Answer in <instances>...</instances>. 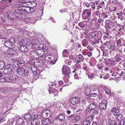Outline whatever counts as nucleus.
Returning a JSON list of instances; mask_svg holds the SVG:
<instances>
[{"mask_svg": "<svg viewBox=\"0 0 125 125\" xmlns=\"http://www.w3.org/2000/svg\"><path fill=\"white\" fill-rule=\"evenodd\" d=\"M16 73L18 74L21 75L23 76H27L29 74L28 71L22 67L17 68Z\"/></svg>", "mask_w": 125, "mask_h": 125, "instance_id": "nucleus-1", "label": "nucleus"}, {"mask_svg": "<svg viewBox=\"0 0 125 125\" xmlns=\"http://www.w3.org/2000/svg\"><path fill=\"white\" fill-rule=\"evenodd\" d=\"M96 107V105L94 103H92L87 106L86 109L87 112H89L90 115L93 114L94 111V110Z\"/></svg>", "mask_w": 125, "mask_h": 125, "instance_id": "nucleus-2", "label": "nucleus"}, {"mask_svg": "<svg viewBox=\"0 0 125 125\" xmlns=\"http://www.w3.org/2000/svg\"><path fill=\"white\" fill-rule=\"evenodd\" d=\"M80 99L78 97H73L70 100V102L73 104L75 105L79 103Z\"/></svg>", "mask_w": 125, "mask_h": 125, "instance_id": "nucleus-3", "label": "nucleus"}, {"mask_svg": "<svg viewBox=\"0 0 125 125\" xmlns=\"http://www.w3.org/2000/svg\"><path fill=\"white\" fill-rule=\"evenodd\" d=\"M84 94L86 96V98L87 99L88 98H89V96L91 94V92L90 88L89 87H86L84 91Z\"/></svg>", "mask_w": 125, "mask_h": 125, "instance_id": "nucleus-4", "label": "nucleus"}, {"mask_svg": "<svg viewBox=\"0 0 125 125\" xmlns=\"http://www.w3.org/2000/svg\"><path fill=\"white\" fill-rule=\"evenodd\" d=\"M6 16L9 19L13 20L14 19L15 15L13 13L11 12L10 11H8L6 12Z\"/></svg>", "mask_w": 125, "mask_h": 125, "instance_id": "nucleus-5", "label": "nucleus"}, {"mask_svg": "<svg viewBox=\"0 0 125 125\" xmlns=\"http://www.w3.org/2000/svg\"><path fill=\"white\" fill-rule=\"evenodd\" d=\"M91 89V92H94L96 91V90L98 91V92H99L100 89L98 86L95 85H90L89 86Z\"/></svg>", "mask_w": 125, "mask_h": 125, "instance_id": "nucleus-6", "label": "nucleus"}, {"mask_svg": "<svg viewBox=\"0 0 125 125\" xmlns=\"http://www.w3.org/2000/svg\"><path fill=\"white\" fill-rule=\"evenodd\" d=\"M107 104V102L105 100H103L102 102L100 103L99 107L100 109H103L106 108Z\"/></svg>", "mask_w": 125, "mask_h": 125, "instance_id": "nucleus-7", "label": "nucleus"}, {"mask_svg": "<svg viewBox=\"0 0 125 125\" xmlns=\"http://www.w3.org/2000/svg\"><path fill=\"white\" fill-rule=\"evenodd\" d=\"M53 122L52 120L48 118L44 119L42 122L43 125H49V124H52Z\"/></svg>", "mask_w": 125, "mask_h": 125, "instance_id": "nucleus-8", "label": "nucleus"}, {"mask_svg": "<svg viewBox=\"0 0 125 125\" xmlns=\"http://www.w3.org/2000/svg\"><path fill=\"white\" fill-rule=\"evenodd\" d=\"M6 74L5 77V82H10L13 79L12 77V76L11 75Z\"/></svg>", "mask_w": 125, "mask_h": 125, "instance_id": "nucleus-9", "label": "nucleus"}, {"mask_svg": "<svg viewBox=\"0 0 125 125\" xmlns=\"http://www.w3.org/2000/svg\"><path fill=\"white\" fill-rule=\"evenodd\" d=\"M13 69H9L5 68L4 71V73L5 74L12 75L13 73L12 72Z\"/></svg>", "mask_w": 125, "mask_h": 125, "instance_id": "nucleus-10", "label": "nucleus"}, {"mask_svg": "<svg viewBox=\"0 0 125 125\" xmlns=\"http://www.w3.org/2000/svg\"><path fill=\"white\" fill-rule=\"evenodd\" d=\"M40 123L39 119H34L32 120L31 122L32 125H39Z\"/></svg>", "mask_w": 125, "mask_h": 125, "instance_id": "nucleus-11", "label": "nucleus"}, {"mask_svg": "<svg viewBox=\"0 0 125 125\" xmlns=\"http://www.w3.org/2000/svg\"><path fill=\"white\" fill-rule=\"evenodd\" d=\"M112 112L115 116H117L119 112V110L118 108H113L111 109Z\"/></svg>", "mask_w": 125, "mask_h": 125, "instance_id": "nucleus-12", "label": "nucleus"}, {"mask_svg": "<svg viewBox=\"0 0 125 125\" xmlns=\"http://www.w3.org/2000/svg\"><path fill=\"white\" fill-rule=\"evenodd\" d=\"M19 49L22 52L24 53L27 51L28 50V48L25 46H21L19 47Z\"/></svg>", "mask_w": 125, "mask_h": 125, "instance_id": "nucleus-13", "label": "nucleus"}, {"mask_svg": "<svg viewBox=\"0 0 125 125\" xmlns=\"http://www.w3.org/2000/svg\"><path fill=\"white\" fill-rule=\"evenodd\" d=\"M116 73L118 77H120L123 75L124 72L121 70H120L119 68H117L116 71Z\"/></svg>", "mask_w": 125, "mask_h": 125, "instance_id": "nucleus-14", "label": "nucleus"}, {"mask_svg": "<svg viewBox=\"0 0 125 125\" xmlns=\"http://www.w3.org/2000/svg\"><path fill=\"white\" fill-rule=\"evenodd\" d=\"M83 12V15L86 18H87L91 14L90 12L88 9L84 10Z\"/></svg>", "mask_w": 125, "mask_h": 125, "instance_id": "nucleus-15", "label": "nucleus"}, {"mask_svg": "<svg viewBox=\"0 0 125 125\" xmlns=\"http://www.w3.org/2000/svg\"><path fill=\"white\" fill-rule=\"evenodd\" d=\"M25 20L28 21L30 23H33V24L35 23V22L36 21V20L35 19L32 18H26Z\"/></svg>", "mask_w": 125, "mask_h": 125, "instance_id": "nucleus-16", "label": "nucleus"}, {"mask_svg": "<svg viewBox=\"0 0 125 125\" xmlns=\"http://www.w3.org/2000/svg\"><path fill=\"white\" fill-rule=\"evenodd\" d=\"M17 123L16 124L18 125H22L24 124L23 120L22 118H20L17 121Z\"/></svg>", "mask_w": 125, "mask_h": 125, "instance_id": "nucleus-17", "label": "nucleus"}, {"mask_svg": "<svg viewBox=\"0 0 125 125\" xmlns=\"http://www.w3.org/2000/svg\"><path fill=\"white\" fill-rule=\"evenodd\" d=\"M93 115H90L86 117L85 120L88 122H89L91 123L93 120Z\"/></svg>", "mask_w": 125, "mask_h": 125, "instance_id": "nucleus-18", "label": "nucleus"}, {"mask_svg": "<svg viewBox=\"0 0 125 125\" xmlns=\"http://www.w3.org/2000/svg\"><path fill=\"white\" fill-rule=\"evenodd\" d=\"M117 117H117L116 119V120L118 122L120 121H121L122 119L123 118V116L122 115L120 114H119L118 115H117V116H116Z\"/></svg>", "mask_w": 125, "mask_h": 125, "instance_id": "nucleus-19", "label": "nucleus"}, {"mask_svg": "<svg viewBox=\"0 0 125 125\" xmlns=\"http://www.w3.org/2000/svg\"><path fill=\"white\" fill-rule=\"evenodd\" d=\"M62 70H65L67 71V72L68 71V72H70V70L69 67L68 66L65 65H63V66Z\"/></svg>", "mask_w": 125, "mask_h": 125, "instance_id": "nucleus-20", "label": "nucleus"}, {"mask_svg": "<svg viewBox=\"0 0 125 125\" xmlns=\"http://www.w3.org/2000/svg\"><path fill=\"white\" fill-rule=\"evenodd\" d=\"M91 34V38L92 39H93V38L95 39L94 37H95L96 36L97 37H98V34L97 32H92L90 33Z\"/></svg>", "mask_w": 125, "mask_h": 125, "instance_id": "nucleus-21", "label": "nucleus"}, {"mask_svg": "<svg viewBox=\"0 0 125 125\" xmlns=\"http://www.w3.org/2000/svg\"><path fill=\"white\" fill-rule=\"evenodd\" d=\"M118 55H116L115 57V59L116 62H118L121 60L122 59V57L118 55Z\"/></svg>", "mask_w": 125, "mask_h": 125, "instance_id": "nucleus-22", "label": "nucleus"}, {"mask_svg": "<svg viewBox=\"0 0 125 125\" xmlns=\"http://www.w3.org/2000/svg\"><path fill=\"white\" fill-rule=\"evenodd\" d=\"M11 43L9 41H6L5 42V45L9 48H11Z\"/></svg>", "mask_w": 125, "mask_h": 125, "instance_id": "nucleus-23", "label": "nucleus"}, {"mask_svg": "<svg viewBox=\"0 0 125 125\" xmlns=\"http://www.w3.org/2000/svg\"><path fill=\"white\" fill-rule=\"evenodd\" d=\"M109 10L111 11H115L116 9V7L113 6V5H111L109 7Z\"/></svg>", "mask_w": 125, "mask_h": 125, "instance_id": "nucleus-24", "label": "nucleus"}, {"mask_svg": "<svg viewBox=\"0 0 125 125\" xmlns=\"http://www.w3.org/2000/svg\"><path fill=\"white\" fill-rule=\"evenodd\" d=\"M63 55L65 57H67L69 55V53L67 50H63Z\"/></svg>", "mask_w": 125, "mask_h": 125, "instance_id": "nucleus-25", "label": "nucleus"}, {"mask_svg": "<svg viewBox=\"0 0 125 125\" xmlns=\"http://www.w3.org/2000/svg\"><path fill=\"white\" fill-rule=\"evenodd\" d=\"M65 118V116L62 114H60L58 116H57L56 117V119H59V120H62Z\"/></svg>", "mask_w": 125, "mask_h": 125, "instance_id": "nucleus-26", "label": "nucleus"}, {"mask_svg": "<svg viewBox=\"0 0 125 125\" xmlns=\"http://www.w3.org/2000/svg\"><path fill=\"white\" fill-rule=\"evenodd\" d=\"M31 117V115L29 114L25 115L24 116V118L26 120H28L30 119Z\"/></svg>", "mask_w": 125, "mask_h": 125, "instance_id": "nucleus-27", "label": "nucleus"}, {"mask_svg": "<svg viewBox=\"0 0 125 125\" xmlns=\"http://www.w3.org/2000/svg\"><path fill=\"white\" fill-rule=\"evenodd\" d=\"M107 44H106V46L107 48L109 49H112V50H114L115 49L114 48H112V45L110 43H108V42H107Z\"/></svg>", "mask_w": 125, "mask_h": 125, "instance_id": "nucleus-28", "label": "nucleus"}, {"mask_svg": "<svg viewBox=\"0 0 125 125\" xmlns=\"http://www.w3.org/2000/svg\"><path fill=\"white\" fill-rule=\"evenodd\" d=\"M24 9V7H20L18 8V10L19 11V13L21 14H23L24 10L23 9Z\"/></svg>", "mask_w": 125, "mask_h": 125, "instance_id": "nucleus-29", "label": "nucleus"}, {"mask_svg": "<svg viewBox=\"0 0 125 125\" xmlns=\"http://www.w3.org/2000/svg\"><path fill=\"white\" fill-rule=\"evenodd\" d=\"M62 71L63 74L65 75L66 76H68L69 75L70 72H68V71L67 72V71L65 70H62Z\"/></svg>", "mask_w": 125, "mask_h": 125, "instance_id": "nucleus-30", "label": "nucleus"}, {"mask_svg": "<svg viewBox=\"0 0 125 125\" xmlns=\"http://www.w3.org/2000/svg\"><path fill=\"white\" fill-rule=\"evenodd\" d=\"M109 63L111 64L112 65H115L116 63L115 61L114 60H109L108 61Z\"/></svg>", "mask_w": 125, "mask_h": 125, "instance_id": "nucleus-31", "label": "nucleus"}, {"mask_svg": "<svg viewBox=\"0 0 125 125\" xmlns=\"http://www.w3.org/2000/svg\"><path fill=\"white\" fill-rule=\"evenodd\" d=\"M88 43V42L86 40H84L82 42V43L83 46H85Z\"/></svg>", "mask_w": 125, "mask_h": 125, "instance_id": "nucleus-32", "label": "nucleus"}, {"mask_svg": "<svg viewBox=\"0 0 125 125\" xmlns=\"http://www.w3.org/2000/svg\"><path fill=\"white\" fill-rule=\"evenodd\" d=\"M29 10V7H24V9H23L24 10L23 14L28 13Z\"/></svg>", "mask_w": 125, "mask_h": 125, "instance_id": "nucleus-33", "label": "nucleus"}, {"mask_svg": "<svg viewBox=\"0 0 125 125\" xmlns=\"http://www.w3.org/2000/svg\"><path fill=\"white\" fill-rule=\"evenodd\" d=\"M5 68L9 69H13V65L10 64L6 65L5 66Z\"/></svg>", "mask_w": 125, "mask_h": 125, "instance_id": "nucleus-34", "label": "nucleus"}, {"mask_svg": "<svg viewBox=\"0 0 125 125\" xmlns=\"http://www.w3.org/2000/svg\"><path fill=\"white\" fill-rule=\"evenodd\" d=\"M65 63L66 64H68V65H70L71 64L72 61L70 60V59H67L65 60Z\"/></svg>", "mask_w": 125, "mask_h": 125, "instance_id": "nucleus-35", "label": "nucleus"}, {"mask_svg": "<svg viewBox=\"0 0 125 125\" xmlns=\"http://www.w3.org/2000/svg\"><path fill=\"white\" fill-rule=\"evenodd\" d=\"M80 119V116L78 115H77L74 118V120L76 122H77L79 121Z\"/></svg>", "mask_w": 125, "mask_h": 125, "instance_id": "nucleus-36", "label": "nucleus"}, {"mask_svg": "<svg viewBox=\"0 0 125 125\" xmlns=\"http://www.w3.org/2000/svg\"><path fill=\"white\" fill-rule=\"evenodd\" d=\"M15 39L14 37H12L10 38L9 41L11 43H14L15 42Z\"/></svg>", "mask_w": 125, "mask_h": 125, "instance_id": "nucleus-37", "label": "nucleus"}, {"mask_svg": "<svg viewBox=\"0 0 125 125\" xmlns=\"http://www.w3.org/2000/svg\"><path fill=\"white\" fill-rule=\"evenodd\" d=\"M78 58L81 60H83L84 59V58L82 55L80 54L78 56Z\"/></svg>", "mask_w": 125, "mask_h": 125, "instance_id": "nucleus-38", "label": "nucleus"}, {"mask_svg": "<svg viewBox=\"0 0 125 125\" xmlns=\"http://www.w3.org/2000/svg\"><path fill=\"white\" fill-rule=\"evenodd\" d=\"M4 63L0 61V70L2 69L4 67Z\"/></svg>", "mask_w": 125, "mask_h": 125, "instance_id": "nucleus-39", "label": "nucleus"}, {"mask_svg": "<svg viewBox=\"0 0 125 125\" xmlns=\"http://www.w3.org/2000/svg\"><path fill=\"white\" fill-rule=\"evenodd\" d=\"M11 48H9L7 50V52L6 53V52H5V53H6L7 54H8L9 55H11Z\"/></svg>", "mask_w": 125, "mask_h": 125, "instance_id": "nucleus-40", "label": "nucleus"}, {"mask_svg": "<svg viewBox=\"0 0 125 125\" xmlns=\"http://www.w3.org/2000/svg\"><path fill=\"white\" fill-rule=\"evenodd\" d=\"M90 123L89 122L86 121L85 120L83 121V125H90Z\"/></svg>", "mask_w": 125, "mask_h": 125, "instance_id": "nucleus-41", "label": "nucleus"}, {"mask_svg": "<svg viewBox=\"0 0 125 125\" xmlns=\"http://www.w3.org/2000/svg\"><path fill=\"white\" fill-rule=\"evenodd\" d=\"M44 111V112L43 113V115H45V114L47 116V115L50 112L49 110H46Z\"/></svg>", "mask_w": 125, "mask_h": 125, "instance_id": "nucleus-42", "label": "nucleus"}, {"mask_svg": "<svg viewBox=\"0 0 125 125\" xmlns=\"http://www.w3.org/2000/svg\"><path fill=\"white\" fill-rule=\"evenodd\" d=\"M89 96V97L91 96L95 97L97 96V94L96 93H94L91 94Z\"/></svg>", "mask_w": 125, "mask_h": 125, "instance_id": "nucleus-43", "label": "nucleus"}, {"mask_svg": "<svg viewBox=\"0 0 125 125\" xmlns=\"http://www.w3.org/2000/svg\"><path fill=\"white\" fill-rule=\"evenodd\" d=\"M110 24H105V27L107 28L111 29V27H110Z\"/></svg>", "mask_w": 125, "mask_h": 125, "instance_id": "nucleus-44", "label": "nucleus"}, {"mask_svg": "<svg viewBox=\"0 0 125 125\" xmlns=\"http://www.w3.org/2000/svg\"><path fill=\"white\" fill-rule=\"evenodd\" d=\"M116 43L118 46H120L121 43V40L120 39H119L117 40V41Z\"/></svg>", "mask_w": 125, "mask_h": 125, "instance_id": "nucleus-45", "label": "nucleus"}, {"mask_svg": "<svg viewBox=\"0 0 125 125\" xmlns=\"http://www.w3.org/2000/svg\"><path fill=\"white\" fill-rule=\"evenodd\" d=\"M98 97L99 99H101L103 98L102 94L101 93H99L98 95Z\"/></svg>", "mask_w": 125, "mask_h": 125, "instance_id": "nucleus-46", "label": "nucleus"}, {"mask_svg": "<svg viewBox=\"0 0 125 125\" xmlns=\"http://www.w3.org/2000/svg\"><path fill=\"white\" fill-rule=\"evenodd\" d=\"M14 65L16 67H18L20 66L19 62H14Z\"/></svg>", "mask_w": 125, "mask_h": 125, "instance_id": "nucleus-47", "label": "nucleus"}, {"mask_svg": "<svg viewBox=\"0 0 125 125\" xmlns=\"http://www.w3.org/2000/svg\"><path fill=\"white\" fill-rule=\"evenodd\" d=\"M29 10L28 12L29 13H31L34 11V10L33 8L31 7H29Z\"/></svg>", "mask_w": 125, "mask_h": 125, "instance_id": "nucleus-48", "label": "nucleus"}, {"mask_svg": "<svg viewBox=\"0 0 125 125\" xmlns=\"http://www.w3.org/2000/svg\"><path fill=\"white\" fill-rule=\"evenodd\" d=\"M110 122L111 123L110 124V125H116V123L113 121L111 120Z\"/></svg>", "mask_w": 125, "mask_h": 125, "instance_id": "nucleus-49", "label": "nucleus"}, {"mask_svg": "<svg viewBox=\"0 0 125 125\" xmlns=\"http://www.w3.org/2000/svg\"><path fill=\"white\" fill-rule=\"evenodd\" d=\"M104 21V20L103 19H100L98 20L97 21L99 23H103Z\"/></svg>", "mask_w": 125, "mask_h": 125, "instance_id": "nucleus-50", "label": "nucleus"}, {"mask_svg": "<svg viewBox=\"0 0 125 125\" xmlns=\"http://www.w3.org/2000/svg\"><path fill=\"white\" fill-rule=\"evenodd\" d=\"M87 56L88 57H91L92 56V53L90 52H89L87 53Z\"/></svg>", "mask_w": 125, "mask_h": 125, "instance_id": "nucleus-51", "label": "nucleus"}, {"mask_svg": "<svg viewBox=\"0 0 125 125\" xmlns=\"http://www.w3.org/2000/svg\"><path fill=\"white\" fill-rule=\"evenodd\" d=\"M11 54H15V52H15V50H14V49L11 48Z\"/></svg>", "mask_w": 125, "mask_h": 125, "instance_id": "nucleus-52", "label": "nucleus"}, {"mask_svg": "<svg viewBox=\"0 0 125 125\" xmlns=\"http://www.w3.org/2000/svg\"><path fill=\"white\" fill-rule=\"evenodd\" d=\"M5 77L0 78V82H5Z\"/></svg>", "mask_w": 125, "mask_h": 125, "instance_id": "nucleus-53", "label": "nucleus"}, {"mask_svg": "<svg viewBox=\"0 0 125 125\" xmlns=\"http://www.w3.org/2000/svg\"><path fill=\"white\" fill-rule=\"evenodd\" d=\"M35 40L34 41L35 42H34V44H39V40L37 39H35Z\"/></svg>", "mask_w": 125, "mask_h": 125, "instance_id": "nucleus-54", "label": "nucleus"}, {"mask_svg": "<svg viewBox=\"0 0 125 125\" xmlns=\"http://www.w3.org/2000/svg\"><path fill=\"white\" fill-rule=\"evenodd\" d=\"M123 13L122 12H120V13H117V15L119 16H121L123 15Z\"/></svg>", "mask_w": 125, "mask_h": 125, "instance_id": "nucleus-55", "label": "nucleus"}, {"mask_svg": "<svg viewBox=\"0 0 125 125\" xmlns=\"http://www.w3.org/2000/svg\"><path fill=\"white\" fill-rule=\"evenodd\" d=\"M22 2L23 3H29L28 0H22Z\"/></svg>", "mask_w": 125, "mask_h": 125, "instance_id": "nucleus-56", "label": "nucleus"}, {"mask_svg": "<svg viewBox=\"0 0 125 125\" xmlns=\"http://www.w3.org/2000/svg\"><path fill=\"white\" fill-rule=\"evenodd\" d=\"M105 91L106 93L108 94H109L110 93V90L109 89L108 90H105Z\"/></svg>", "mask_w": 125, "mask_h": 125, "instance_id": "nucleus-57", "label": "nucleus"}, {"mask_svg": "<svg viewBox=\"0 0 125 125\" xmlns=\"http://www.w3.org/2000/svg\"><path fill=\"white\" fill-rule=\"evenodd\" d=\"M19 62V64H21V65L22 64H24V62L23 61H20Z\"/></svg>", "mask_w": 125, "mask_h": 125, "instance_id": "nucleus-58", "label": "nucleus"}, {"mask_svg": "<svg viewBox=\"0 0 125 125\" xmlns=\"http://www.w3.org/2000/svg\"><path fill=\"white\" fill-rule=\"evenodd\" d=\"M110 20H108L106 21L105 24H110Z\"/></svg>", "mask_w": 125, "mask_h": 125, "instance_id": "nucleus-59", "label": "nucleus"}, {"mask_svg": "<svg viewBox=\"0 0 125 125\" xmlns=\"http://www.w3.org/2000/svg\"><path fill=\"white\" fill-rule=\"evenodd\" d=\"M108 38H109L108 36H106L105 35L104 36H103V38L104 40H105L107 39H108Z\"/></svg>", "mask_w": 125, "mask_h": 125, "instance_id": "nucleus-60", "label": "nucleus"}, {"mask_svg": "<svg viewBox=\"0 0 125 125\" xmlns=\"http://www.w3.org/2000/svg\"><path fill=\"white\" fill-rule=\"evenodd\" d=\"M123 25H120L118 26L120 27V28H121V29H122V30H124V27L123 26Z\"/></svg>", "mask_w": 125, "mask_h": 125, "instance_id": "nucleus-61", "label": "nucleus"}, {"mask_svg": "<svg viewBox=\"0 0 125 125\" xmlns=\"http://www.w3.org/2000/svg\"><path fill=\"white\" fill-rule=\"evenodd\" d=\"M63 83V82L62 81H60L58 83L59 85H62Z\"/></svg>", "mask_w": 125, "mask_h": 125, "instance_id": "nucleus-62", "label": "nucleus"}, {"mask_svg": "<svg viewBox=\"0 0 125 125\" xmlns=\"http://www.w3.org/2000/svg\"><path fill=\"white\" fill-rule=\"evenodd\" d=\"M87 48L89 49L90 51H91L92 50V49L89 46H88L87 47Z\"/></svg>", "mask_w": 125, "mask_h": 125, "instance_id": "nucleus-63", "label": "nucleus"}, {"mask_svg": "<svg viewBox=\"0 0 125 125\" xmlns=\"http://www.w3.org/2000/svg\"><path fill=\"white\" fill-rule=\"evenodd\" d=\"M49 19L51 21H52L53 22H55V21H54V19L53 18L51 17L49 18Z\"/></svg>", "mask_w": 125, "mask_h": 125, "instance_id": "nucleus-64", "label": "nucleus"}]
</instances>
